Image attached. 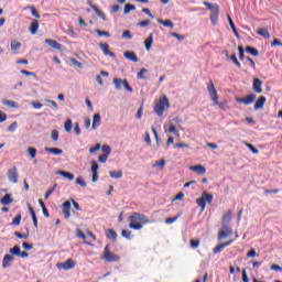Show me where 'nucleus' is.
I'll list each match as a JSON object with an SVG mask.
<instances>
[{
    "label": "nucleus",
    "mask_w": 282,
    "mask_h": 282,
    "mask_svg": "<svg viewBox=\"0 0 282 282\" xmlns=\"http://www.w3.org/2000/svg\"><path fill=\"white\" fill-rule=\"evenodd\" d=\"M54 191H56V185H54L52 188H50L44 196V199H50V195H52V193H54Z\"/></svg>",
    "instance_id": "obj_60"
},
{
    "label": "nucleus",
    "mask_w": 282,
    "mask_h": 282,
    "mask_svg": "<svg viewBox=\"0 0 282 282\" xmlns=\"http://www.w3.org/2000/svg\"><path fill=\"white\" fill-rule=\"evenodd\" d=\"M29 210H30V214H31V217H32L34 228H39V218H36V212L34 210L32 205H29Z\"/></svg>",
    "instance_id": "obj_23"
},
{
    "label": "nucleus",
    "mask_w": 282,
    "mask_h": 282,
    "mask_svg": "<svg viewBox=\"0 0 282 282\" xmlns=\"http://www.w3.org/2000/svg\"><path fill=\"white\" fill-rule=\"evenodd\" d=\"M158 23H160V25H164V28H170L171 30L175 28V23H173L171 20L158 19Z\"/></svg>",
    "instance_id": "obj_26"
},
{
    "label": "nucleus",
    "mask_w": 282,
    "mask_h": 282,
    "mask_svg": "<svg viewBox=\"0 0 282 282\" xmlns=\"http://www.w3.org/2000/svg\"><path fill=\"white\" fill-rule=\"evenodd\" d=\"M112 83L115 85V89L120 90V89H122V85H123L124 80L122 78L115 77Z\"/></svg>",
    "instance_id": "obj_30"
},
{
    "label": "nucleus",
    "mask_w": 282,
    "mask_h": 282,
    "mask_svg": "<svg viewBox=\"0 0 282 282\" xmlns=\"http://www.w3.org/2000/svg\"><path fill=\"white\" fill-rule=\"evenodd\" d=\"M26 10H31V14L35 19H41V14H39V11H36V8H34V6L26 7Z\"/></svg>",
    "instance_id": "obj_39"
},
{
    "label": "nucleus",
    "mask_w": 282,
    "mask_h": 282,
    "mask_svg": "<svg viewBox=\"0 0 282 282\" xmlns=\"http://www.w3.org/2000/svg\"><path fill=\"white\" fill-rule=\"evenodd\" d=\"M189 246L191 248H193L194 250L199 248V239H191L189 240Z\"/></svg>",
    "instance_id": "obj_49"
},
{
    "label": "nucleus",
    "mask_w": 282,
    "mask_h": 282,
    "mask_svg": "<svg viewBox=\"0 0 282 282\" xmlns=\"http://www.w3.org/2000/svg\"><path fill=\"white\" fill-rule=\"evenodd\" d=\"M11 226H21V214H18V215L13 218V220H12V223H11Z\"/></svg>",
    "instance_id": "obj_46"
},
{
    "label": "nucleus",
    "mask_w": 282,
    "mask_h": 282,
    "mask_svg": "<svg viewBox=\"0 0 282 282\" xmlns=\"http://www.w3.org/2000/svg\"><path fill=\"white\" fill-rule=\"evenodd\" d=\"M132 10H135V6L131 3H127L123 9V14H129Z\"/></svg>",
    "instance_id": "obj_44"
},
{
    "label": "nucleus",
    "mask_w": 282,
    "mask_h": 282,
    "mask_svg": "<svg viewBox=\"0 0 282 282\" xmlns=\"http://www.w3.org/2000/svg\"><path fill=\"white\" fill-rule=\"evenodd\" d=\"M101 151L104 155H111V147H109L108 144L102 145Z\"/></svg>",
    "instance_id": "obj_45"
},
{
    "label": "nucleus",
    "mask_w": 282,
    "mask_h": 282,
    "mask_svg": "<svg viewBox=\"0 0 282 282\" xmlns=\"http://www.w3.org/2000/svg\"><path fill=\"white\" fill-rule=\"evenodd\" d=\"M169 107V98L166 96H163L160 98L159 102L154 106V111L159 117L164 116V108Z\"/></svg>",
    "instance_id": "obj_7"
},
{
    "label": "nucleus",
    "mask_w": 282,
    "mask_h": 282,
    "mask_svg": "<svg viewBox=\"0 0 282 282\" xmlns=\"http://www.w3.org/2000/svg\"><path fill=\"white\" fill-rule=\"evenodd\" d=\"M74 265H76V263H74L73 259H67L64 263H57V268L58 270H74Z\"/></svg>",
    "instance_id": "obj_10"
},
{
    "label": "nucleus",
    "mask_w": 282,
    "mask_h": 282,
    "mask_svg": "<svg viewBox=\"0 0 282 282\" xmlns=\"http://www.w3.org/2000/svg\"><path fill=\"white\" fill-rule=\"evenodd\" d=\"M263 85V82L259 78H253V86L252 89L256 91V94H263V89L261 88Z\"/></svg>",
    "instance_id": "obj_13"
},
{
    "label": "nucleus",
    "mask_w": 282,
    "mask_h": 282,
    "mask_svg": "<svg viewBox=\"0 0 282 282\" xmlns=\"http://www.w3.org/2000/svg\"><path fill=\"white\" fill-rule=\"evenodd\" d=\"M11 50L12 52H17L18 50H21V42L17 40L11 41Z\"/></svg>",
    "instance_id": "obj_37"
},
{
    "label": "nucleus",
    "mask_w": 282,
    "mask_h": 282,
    "mask_svg": "<svg viewBox=\"0 0 282 282\" xmlns=\"http://www.w3.org/2000/svg\"><path fill=\"white\" fill-rule=\"evenodd\" d=\"M230 243H232V240H228L227 242H223V243L216 246L213 250L214 254H219V252H221V250H224V248H228V246H230Z\"/></svg>",
    "instance_id": "obj_20"
},
{
    "label": "nucleus",
    "mask_w": 282,
    "mask_h": 282,
    "mask_svg": "<svg viewBox=\"0 0 282 282\" xmlns=\"http://www.w3.org/2000/svg\"><path fill=\"white\" fill-rule=\"evenodd\" d=\"M107 158H109V155L101 154L98 156V160H99V162H101V164H105V162H107Z\"/></svg>",
    "instance_id": "obj_63"
},
{
    "label": "nucleus",
    "mask_w": 282,
    "mask_h": 282,
    "mask_svg": "<svg viewBox=\"0 0 282 282\" xmlns=\"http://www.w3.org/2000/svg\"><path fill=\"white\" fill-rule=\"evenodd\" d=\"M207 90L214 105H218L219 109H226V105H224V102L219 104V95L217 94V88H215V84L213 83V80H209V84L207 85Z\"/></svg>",
    "instance_id": "obj_3"
},
{
    "label": "nucleus",
    "mask_w": 282,
    "mask_h": 282,
    "mask_svg": "<svg viewBox=\"0 0 282 282\" xmlns=\"http://www.w3.org/2000/svg\"><path fill=\"white\" fill-rule=\"evenodd\" d=\"M265 100L264 96H260L254 104V110L259 111V109H262L263 105H265Z\"/></svg>",
    "instance_id": "obj_24"
},
{
    "label": "nucleus",
    "mask_w": 282,
    "mask_h": 282,
    "mask_svg": "<svg viewBox=\"0 0 282 282\" xmlns=\"http://www.w3.org/2000/svg\"><path fill=\"white\" fill-rule=\"evenodd\" d=\"M31 34H36L39 32V21L34 20L30 28H29Z\"/></svg>",
    "instance_id": "obj_32"
},
{
    "label": "nucleus",
    "mask_w": 282,
    "mask_h": 282,
    "mask_svg": "<svg viewBox=\"0 0 282 282\" xmlns=\"http://www.w3.org/2000/svg\"><path fill=\"white\" fill-rule=\"evenodd\" d=\"M124 58L128 61H131L132 63H138L140 59L138 58V55H135V52L133 51H126L123 53Z\"/></svg>",
    "instance_id": "obj_15"
},
{
    "label": "nucleus",
    "mask_w": 282,
    "mask_h": 282,
    "mask_svg": "<svg viewBox=\"0 0 282 282\" xmlns=\"http://www.w3.org/2000/svg\"><path fill=\"white\" fill-rule=\"evenodd\" d=\"M10 254L13 257H19L21 254V247L15 245L13 248L9 250Z\"/></svg>",
    "instance_id": "obj_35"
},
{
    "label": "nucleus",
    "mask_w": 282,
    "mask_h": 282,
    "mask_svg": "<svg viewBox=\"0 0 282 282\" xmlns=\"http://www.w3.org/2000/svg\"><path fill=\"white\" fill-rule=\"evenodd\" d=\"M8 177L13 184H17V182H19V174L17 173V166H13L8 171Z\"/></svg>",
    "instance_id": "obj_11"
},
{
    "label": "nucleus",
    "mask_w": 282,
    "mask_h": 282,
    "mask_svg": "<svg viewBox=\"0 0 282 282\" xmlns=\"http://www.w3.org/2000/svg\"><path fill=\"white\" fill-rule=\"evenodd\" d=\"M74 127V123L72 122V119H67L64 123V129L67 133L72 131V128Z\"/></svg>",
    "instance_id": "obj_41"
},
{
    "label": "nucleus",
    "mask_w": 282,
    "mask_h": 282,
    "mask_svg": "<svg viewBox=\"0 0 282 282\" xmlns=\"http://www.w3.org/2000/svg\"><path fill=\"white\" fill-rule=\"evenodd\" d=\"M56 175H61L62 177H65V180H69V182H73L74 174L67 171L59 170L56 172Z\"/></svg>",
    "instance_id": "obj_21"
},
{
    "label": "nucleus",
    "mask_w": 282,
    "mask_h": 282,
    "mask_svg": "<svg viewBox=\"0 0 282 282\" xmlns=\"http://www.w3.org/2000/svg\"><path fill=\"white\" fill-rule=\"evenodd\" d=\"M99 47L104 52L105 56H110V58H116V53L109 50V45L107 43H99Z\"/></svg>",
    "instance_id": "obj_12"
},
{
    "label": "nucleus",
    "mask_w": 282,
    "mask_h": 282,
    "mask_svg": "<svg viewBox=\"0 0 282 282\" xmlns=\"http://www.w3.org/2000/svg\"><path fill=\"white\" fill-rule=\"evenodd\" d=\"M189 171L197 173V175L206 174V167L204 165H192V166H189Z\"/></svg>",
    "instance_id": "obj_17"
},
{
    "label": "nucleus",
    "mask_w": 282,
    "mask_h": 282,
    "mask_svg": "<svg viewBox=\"0 0 282 282\" xmlns=\"http://www.w3.org/2000/svg\"><path fill=\"white\" fill-rule=\"evenodd\" d=\"M245 52H248L251 56H259V50L254 48V46H247Z\"/></svg>",
    "instance_id": "obj_36"
},
{
    "label": "nucleus",
    "mask_w": 282,
    "mask_h": 282,
    "mask_svg": "<svg viewBox=\"0 0 282 282\" xmlns=\"http://www.w3.org/2000/svg\"><path fill=\"white\" fill-rule=\"evenodd\" d=\"M101 117H100V113H95L94 116H93V126H91V129L94 130V131H96V129H98V127H100V122H101Z\"/></svg>",
    "instance_id": "obj_18"
},
{
    "label": "nucleus",
    "mask_w": 282,
    "mask_h": 282,
    "mask_svg": "<svg viewBox=\"0 0 282 282\" xmlns=\"http://www.w3.org/2000/svg\"><path fill=\"white\" fill-rule=\"evenodd\" d=\"M147 72H149V69L147 68H141L140 72L137 74V78L139 80H144L147 77L144 76V74H147Z\"/></svg>",
    "instance_id": "obj_43"
},
{
    "label": "nucleus",
    "mask_w": 282,
    "mask_h": 282,
    "mask_svg": "<svg viewBox=\"0 0 282 282\" xmlns=\"http://www.w3.org/2000/svg\"><path fill=\"white\" fill-rule=\"evenodd\" d=\"M229 25L235 34V36H237V39H239V32L237 31V26L235 25V22L232 21V18L230 15H227Z\"/></svg>",
    "instance_id": "obj_28"
},
{
    "label": "nucleus",
    "mask_w": 282,
    "mask_h": 282,
    "mask_svg": "<svg viewBox=\"0 0 282 282\" xmlns=\"http://www.w3.org/2000/svg\"><path fill=\"white\" fill-rule=\"evenodd\" d=\"M107 239H111L112 241H116L118 239V234L113 229H108L106 231Z\"/></svg>",
    "instance_id": "obj_27"
},
{
    "label": "nucleus",
    "mask_w": 282,
    "mask_h": 282,
    "mask_svg": "<svg viewBox=\"0 0 282 282\" xmlns=\"http://www.w3.org/2000/svg\"><path fill=\"white\" fill-rule=\"evenodd\" d=\"M164 131H165V133H167L166 145L171 147V144H174V142H175V139L173 138V135H171V133H173L174 135H177V127H175V124H173V123H165Z\"/></svg>",
    "instance_id": "obj_5"
},
{
    "label": "nucleus",
    "mask_w": 282,
    "mask_h": 282,
    "mask_svg": "<svg viewBox=\"0 0 282 282\" xmlns=\"http://www.w3.org/2000/svg\"><path fill=\"white\" fill-rule=\"evenodd\" d=\"M271 270H273L274 272H282V267L279 264H273L271 265Z\"/></svg>",
    "instance_id": "obj_64"
},
{
    "label": "nucleus",
    "mask_w": 282,
    "mask_h": 282,
    "mask_svg": "<svg viewBox=\"0 0 282 282\" xmlns=\"http://www.w3.org/2000/svg\"><path fill=\"white\" fill-rule=\"evenodd\" d=\"M18 127H19V123H17V121H14L12 124H10L8 127V131H10V133H14V131H17Z\"/></svg>",
    "instance_id": "obj_55"
},
{
    "label": "nucleus",
    "mask_w": 282,
    "mask_h": 282,
    "mask_svg": "<svg viewBox=\"0 0 282 282\" xmlns=\"http://www.w3.org/2000/svg\"><path fill=\"white\" fill-rule=\"evenodd\" d=\"M203 3L210 11L209 19L212 21V25H217V21H219V6L207 1H204Z\"/></svg>",
    "instance_id": "obj_2"
},
{
    "label": "nucleus",
    "mask_w": 282,
    "mask_h": 282,
    "mask_svg": "<svg viewBox=\"0 0 282 282\" xmlns=\"http://www.w3.org/2000/svg\"><path fill=\"white\" fill-rule=\"evenodd\" d=\"M100 143H97L95 147H93V148H90L89 149V153L90 154H94V153H96L97 151H100Z\"/></svg>",
    "instance_id": "obj_61"
},
{
    "label": "nucleus",
    "mask_w": 282,
    "mask_h": 282,
    "mask_svg": "<svg viewBox=\"0 0 282 282\" xmlns=\"http://www.w3.org/2000/svg\"><path fill=\"white\" fill-rule=\"evenodd\" d=\"M12 261H14L13 256L10 254V253H7L3 257V260H2V268H3V270H6L7 268H10L12 265Z\"/></svg>",
    "instance_id": "obj_14"
},
{
    "label": "nucleus",
    "mask_w": 282,
    "mask_h": 282,
    "mask_svg": "<svg viewBox=\"0 0 282 282\" xmlns=\"http://www.w3.org/2000/svg\"><path fill=\"white\" fill-rule=\"evenodd\" d=\"M14 237H18V239H28L29 235L14 231Z\"/></svg>",
    "instance_id": "obj_59"
},
{
    "label": "nucleus",
    "mask_w": 282,
    "mask_h": 282,
    "mask_svg": "<svg viewBox=\"0 0 282 282\" xmlns=\"http://www.w3.org/2000/svg\"><path fill=\"white\" fill-rule=\"evenodd\" d=\"M95 32L98 34V36H111V33H109V31H101L97 29L95 30Z\"/></svg>",
    "instance_id": "obj_54"
},
{
    "label": "nucleus",
    "mask_w": 282,
    "mask_h": 282,
    "mask_svg": "<svg viewBox=\"0 0 282 282\" xmlns=\"http://www.w3.org/2000/svg\"><path fill=\"white\" fill-rule=\"evenodd\" d=\"M88 4L96 12L99 19H102V21H107V15L105 14V12H102V10L98 9V7H96L95 4H91V2H88Z\"/></svg>",
    "instance_id": "obj_19"
},
{
    "label": "nucleus",
    "mask_w": 282,
    "mask_h": 282,
    "mask_svg": "<svg viewBox=\"0 0 282 282\" xmlns=\"http://www.w3.org/2000/svg\"><path fill=\"white\" fill-rule=\"evenodd\" d=\"M51 138L54 142H58V130H52Z\"/></svg>",
    "instance_id": "obj_57"
},
{
    "label": "nucleus",
    "mask_w": 282,
    "mask_h": 282,
    "mask_svg": "<svg viewBox=\"0 0 282 282\" xmlns=\"http://www.w3.org/2000/svg\"><path fill=\"white\" fill-rule=\"evenodd\" d=\"M44 43L46 45H50V47H52L53 50H62L63 45L58 42H56L55 40H52V39H46L44 40Z\"/></svg>",
    "instance_id": "obj_16"
},
{
    "label": "nucleus",
    "mask_w": 282,
    "mask_h": 282,
    "mask_svg": "<svg viewBox=\"0 0 282 282\" xmlns=\"http://www.w3.org/2000/svg\"><path fill=\"white\" fill-rule=\"evenodd\" d=\"M129 228L132 230H142L144 224H149V218L144 214L133 213L128 217Z\"/></svg>",
    "instance_id": "obj_1"
},
{
    "label": "nucleus",
    "mask_w": 282,
    "mask_h": 282,
    "mask_svg": "<svg viewBox=\"0 0 282 282\" xmlns=\"http://www.w3.org/2000/svg\"><path fill=\"white\" fill-rule=\"evenodd\" d=\"M246 147L251 151V153H254L256 155L259 153V149H257L251 143L245 142Z\"/></svg>",
    "instance_id": "obj_50"
},
{
    "label": "nucleus",
    "mask_w": 282,
    "mask_h": 282,
    "mask_svg": "<svg viewBox=\"0 0 282 282\" xmlns=\"http://www.w3.org/2000/svg\"><path fill=\"white\" fill-rule=\"evenodd\" d=\"M122 39H127L128 41H131V39H133V34H131V31L126 30L122 33Z\"/></svg>",
    "instance_id": "obj_51"
},
{
    "label": "nucleus",
    "mask_w": 282,
    "mask_h": 282,
    "mask_svg": "<svg viewBox=\"0 0 282 282\" xmlns=\"http://www.w3.org/2000/svg\"><path fill=\"white\" fill-rule=\"evenodd\" d=\"M75 184H78L82 188H87V182H85L80 176L76 178Z\"/></svg>",
    "instance_id": "obj_48"
},
{
    "label": "nucleus",
    "mask_w": 282,
    "mask_h": 282,
    "mask_svg": "<svg viewBox=\"0 0 282 282\" xmlns=\"http://www.w3.org/2000/svg\"><path fill=\"white\" fill-rule=\"evenodd\" d=\"M44 151H46V153H52V155H63V150L58 149V148H44Z\"/></svg>",
    "instance_id": "obj_25"
},
{
    "label": "nucleus",
    "mask_w": 282,
    "mask_h": 282,
    "mask_svg": "<svg viewBox=\"0 0 282 282\" xmlns=\"http://www.w3.org/2000/svg\"><path fill=\"white\" fill-rule=\"evenodd\" d=\"M257 34H259V36H262L263 39H270V31H268V29L265 28H260L257 31Z\"/></svg>",
    "instance_id": "obj_29"
},
{
    "label": "nucleus",
    "mask_w": 282,
    "mask_h": 282,
    "mask_svg": "<svg viewBox=\"0 0 282 282\" xmlns=\"http://www.w3.org/2000/svg\"><path fill=\"white\" fill-rule=\"evenodd\" d=\"M28 152V155L31 158V160H34V158H36V153H37V150L36 148H28L26 150Z\"/></svg>",
    "instance_id": "obj_40"
},
{
    "label": "nucleus",
    "mask_w": 282,
    "mask_h": 282,
    "mask_svg": "<svg viewBox=\"0 0 282 282\" xmlns=\"http://www.w3.org/2000/svg\"><path fill=\"white\" fill-rule=\"evenodd\" d=\"M139 28H149L151 25V20H144L138 23Z\"/></svg>",
    "instance_id": "obj_58"
},
{
    "label": "nucleus",
    "mask_w": 282,
    "mask_h": 282,
    "mask_svg": "<svg viewBox=\"0 0 282 282\" xmlns=\"http://www.w3.org/2000/svg\"><path fill=\"white\" fill-rule=\"evenodd\" d=\"M62 206V212L64 214L65 219H69V217H72V202L65 200Z\"/></svg>",
    "instance_id": "obj_9"
},
{
    "label": "nucleus",
    "mask_w": 282,
    "mask_h": 282,
    "mask_svg": "<svg viewBox=\"0 0 282 282\" xmlns=\"http://www.w3.org/2000/svg\"><path fill=\"white\" fill-rule=\"evenodd\" d=\"M145 50L149 52L151 46L153 45V34H150L148 39L144 41Z\"/></svg>",
    "instance_id": "obj_34"
},
{
    "label": "nucleus",
    "mask_w": 282,
    "mask_h": 282,
    "mask_svg": "<svg viewBox=\"0 0 282 282\" xmlns=\"http://www.w3.org/2000/svg\"><path fill=\"white\" fill-rule=\"evenodd\" d=\"M232 235V229L228 225H221V229L218 231V239H226V237H230Z\"/></svg>",
    "instance_id": "obj_8"
},
{
    "label": "nucleus",
    "mask_w": 282,
    "mask_h": 282,
    "mask_svg": "<svg viewBox=\"0 0 282 282\" xmlns=\"http://www.w3.org/2000/svg\"><path fill=\"white\" fill-rule=\"evenodd\" d=\"M3 105H6V107L17 108V102H15V101H12V100L6 99V100L3 101Z\"/></svg>",
    "instance_id": "obj_56"
},
{
    "label": "nucleus",
    "mask_w": 282,
    "mask_h": 282,
    "mask_svg": "<svg viewBox=\"0 0 282 282\" xmlns=\"http://www.w3.org/2000/svg\"><path fill=\"white\" fill-rule=\"evenodd\" d=\"M230 219H232V212L228 210L227 214L224 215L223 217V224L221 225H229Z\"/></svg>",
    "instance_id": "obj_31"
},
{
    "label": "nucleus",
    "mask_w": 282,
    "mask_h": 282,
    "mask_svg": "<svg viewBox=\"0 0 282 282\" xmlns=\"http://www.w3.org/2000/svg\"><path fill=\"white\" fill-rule=\"evenodd\" d=\"M230 61H232V63H234L239 69H241V63L239 62V59H237V55H236L235 53L230 56Z\"/></svg>",
    "instance_id": "obj_47"
},
{
    "label": "nucleus",
    "mask_w": 282,
    "mask_h": 282,
    "mask_svg": "<svg viewBox=\"0 0 282 282\" xmlns=\"http://www.w3.org/2000/svg\"><path fill=\"white\" fill-rule=\"evenodd\" d=\"M238 52H239L240 61H243L246 58V54H245L246 50L243 48V46H241V45L238 46Z\"/></svg>",
    "instance_id": "obj_52"
},
{
    "label": "nucleus",
    "mask_w": 282,
    "mask_h": 282,
    "mask_svg": "<svg viewBox=\"0 0 282 282\" xmlns=\"http://www.w3.org/2000/svg\"><path fill=\"white\" fill-rule=\"evenodd\" d=\"M109 175H110V177H112V180H120L122 177V170L110 171Z\"/></svg>",
    "instance_id": "obj_33"
},
{
    "label": "nucleus",
    "mask_w": 282,
    "mask_h": 282,
    "mask_svg": "<svg viewBox=\"0 0 282 282\" xmlns=\"http://www.w3.org/2000/svg\"><path fill=\"white\" fill-rule=\"evenodd\" d=\"M121 237H124L126 239H129V240L133 239V235L131 234V230H129V229H123L121 231Z\"/></svg>",
    "instance_id": "obj_42"
},
{
    "label": "nucleus",
    "mask_w": 282,
    "mask_h": 282,
    "mask_svg": "<svg viewBox=\"0 0 282 282\" xmlns=\"http://www.w3.org/2000/svg\"><path fill=\"white\" fill-rule=\"evenodd\" d=\"M206 202L207 204H213V194H208V192H203L202 196L196 199V204L202 208V213L206 210Z\"/></svg>",
    "instance_id": "obj_6"
},
{
    "label": "nucleus",
    "mask_w": 282,
    "mask_h": 282,
    "mask_svg": "<svg viewBox=\"0 0 282 282\" xmlns=\"http://www.w3.org/2000/svg\"><path fill=\"white\" fill-rule=\"evenodd\" d=\"M101 259L104 261H107L108 263H117L118 261H120V256L111 252L109 245H107L104 249V253L101 256Z\"/></svg>",
    "instance_id": "obj_4"
},
{
    "label": "nucleus",
    "mask_w": 282,
    "mask_h": 282,
    "mask_svg": "<svg viewBox=\"0 0 282 282\" xmlns=\"http://www.w3.org/2000/svg\"><path fill=\"white\" fill-rule=\"evenodd\" d=\"M13 202H14V199L12 198V194H6L0 199V203L2 204V206H8V205L12 204Z\"/></svg>",
    "instance_id": "obj_22"
},
{
    "label": "nucleus",
    "mask_w": 282,
    "mask_h": 282,
    "mask_svg": "<svg viewBox=\"0 0 282 282\" xmlns=\"http://www.w3.org/2000/svg\"><path fill=\"white\" fill-rule=\"evenodd\" d=\"M98 163L96 161H91V173H98Z\"/></svg>",
    "instance_id": "obj_62"
},
{
    "label": "nucleus",
    "mask_w": 282,
    "mask_h": 282,
    "mask_svg": "<svg viewBox=\"0 0 282 282\" xmlns=\"http://www.w3.org/2000/svg\"><path fill=\"white\" fill-rule=\"evenodd\" d=\"M246 100V105H252V102H254V100H257V95L254 94H250L247 97H245Z\"/></svg>",
    "instance_id": "obj_38"
},
{
    "label": "nucleus",
    "mask_w": 282,
    "mask_h": 282,
    "mask_svg": "<svg viewBox=\"0 0 282 282\" xmlns=\"http://www.w3.org/2000/svg\"><path fill=\"white\" fill-rule=\"evenodd\" d=\"M123 87H124L126 91L133 94V88L129 85V82L127 79H123Z\"/></svg>",
    "instance_id": "obj_53"
}]
</instances>
